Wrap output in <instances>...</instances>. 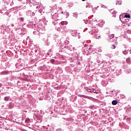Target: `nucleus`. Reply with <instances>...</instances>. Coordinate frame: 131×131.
<instances>
[{
	"label": "nucleus",
	"instance_id": "obj_4",
	"mask_svg": "<svg viewBox=\"0 0 131 131\" xmlns=\"http://www.w3.org/2000/svg\"><path fill=\"white\" fill-rule=\"evenodd\" d=\"M8 73H9V72L8 71H5L2 72V74L6 75V74H8Z\"/></svg>",
	"mask_w": 131,
	"mask_h": 131
},
{
	"label": "nucleus",
	"instance_id": "obj_16",
	"mask_svg": "<svg viewBox=\"0 0 131 131\" xmlns=\"http://www.w3.org/2000/svg\"><path fill=\"white\" fill-rule=\"evenodd\" d=\"M116 45H117V42H116Z\"/></svg>",
	"mask_w": 131,
	"mask_h": 131
},
{
	"label": "nucleus",
	"instance_id": "obj_14",
	"mask_svg": "<svg viewBox=\"0 0 131 131\" xmlns=\"http://www.w3.org/2000/svg\"><path fill=\"white\" fill-rule=\"evenodd\" d=\"M68 30H67V29H66V30H64V31H67V32H68Z\"/></svg>",
	"mask_w": 131,
	"mask_h": 131
},
{
	"label": "nucleus",
	"instance_id": "obj_18",
	"mask_svg": "<svg viewBox=\"0 0 131 131\" xmlns=\"http://www.w3.org/2000/svg\"><path fill=\"white\" fill-rule=\"evenodd\" d=\"M96 21H99V20H97Z\"/></svg>",
	"mask_w": 131,
	"mask_h": 131
},
{
	"label": "nucleus",
	"instance_id": "obj_11",
	"mask_svg": "<svg viewBox=\"0 0 131 131\" xmlns=\"http://www.w3.org/2000/svg\"><path fill=\"white\" fill-rule=\"evenodd\" d=\"M29 121H30V119H29V118H27V119H26V120H25V122H27V123L29 122Z\"/></svg>",
	"mask_w": 131,
	"mask_h": 131
},
{
	"label": "nucleus",
	"instance_id": "obj_6",
	"mask_svg": "<svg viewBox=\"0 0 131 131\" xmlns=\"http://www.w3.org/2000/svg\"><path fill=\"white\" fill-rule=\"evenodd\" d=\"M9 99H10V97H5L4 98L5 101H9Z\"/></svg>",
	"mask_w": 131,
	"mask_h": 131
},
{
	"label": "nucleus",
	"instance_id": "obj_5",
	"mask_svg": "<svg viewBox=\"0 0 131 131\" xmlns=\"http://www.w3.org/2000/svg\"><path fill=\"white\" fill-rule=\"evenodd\" d=\"M33 5L34 6H37V5H38V3H37V2H35V1H34V2L33 3Z\"/></svg>",
	"mask_w": 131,
	"mask_h": 131
},
{
	"label": "nucleus",
	"instance_id": "obj_1",
	"mask_svg": "<svg viewBox=\"0 0 131 131\" xmlns=\"http://www.w3.org/2000/svg\"><path fill=\"white\" fill-rule=\"evenodd\" d=\"M118 103V101L117 100H113L112 102V105H117Z\"/></svg>",
	"mask_w": 131,
	"mask_h": 131
},
{
	"label": "nucleus",
	"instance_id": "obj_17",
	"mask_svg": "<svg viewBox=\"0 0 131 131\" xmlns=\"http://www.w3.org/2000/svg\"><path fill=\"white\" fill-rule=\"evenodd\" d=\"M36 8H38V6H37Z\"/></svg>",
	"mask_w": 131,
	"mask_h": 131
},
{
	"label": "nucleus",
	"instance_id": "obj_3",
	"mask_svg": "<svg viewBox=\"0 0 131 131\" xmlns=\"http://www.w3.org/2000/svg\"><path fill=\"white\" fill-rule=\"evenodd\" d=\"M123 54H124V55H127V54H128V50H124L123 51Z\"/></svg>",
	"mask_w": 131,
	"mask_h": 131
},
{
	"label": "nucleus",
	"instance_id": "obj_2",
	"mask_svg": "<svg viewBox=\"0 0 131 131\" xmlns=\"http://www.w3.org/2000/svg\"><path fill=\"white\" fill-rule=\"evenodd\" d=\"M68 22L66 21H63L60 23L61 25H67Z\"/></svg>",
	"mask_w": 131,
	"mask_h": 131
},
{
	"label": "nucleus",
	"instance_id": "obj_8",
	"mask_svg": "<svg viewBox=\"0 0 131 131\" xmlns=\"http://www.w3.org/2000/svg\"><path fill=\"white\" fill-rule=\"evenodd\" d=\"M125 18H130V15L129 14L125 15Z\"/></svg>",
	"mask_w": 131,
	"mask_h": 131
},
{
	"label": "nucleus",
	"instance_id": "obj_9",
	"mask_svg": "<svg viewBox=\"0 0 131 131\" xmlns=\"http://www.w3.org/2000/svg\"><path fill=\"white\" fill-rule=\"evenodd\" d=\"M110 39H112V38H114V34H112L110 36Z\"/></svg>",
	"mask_w": 131,
	"mask_h": 131
},
{
	"label": "nucleus",
	"instance_id": "obj_7",
	"mask_svg": "<svg viewBox=\"0 0 131 131\" xmlns=\"http://www.w3.org/2000/svg\"><path fill=\"white\" fill-rule=\"evenodd\" d=\"M126 62L127 63H129V62H130V58H128L126 59Z\"/></svg>",
	"mask_w": 131,
	"mask_h": 131
},
{
	"label": "nucleus",
	"instance_id": "obj_15",
	"mask_svg": "<svg viewBox=\"0 0 131 131\" xmlns=\"http://www.w3.org/2000/svg\"><path fill=\"white\" fill-rule=\"evenodd\" d=\"M82 2H85L86 0H82Z\"/></svg>",
	"mask_w": 131,
	"mask_h": 131
},
{
	"label": "nucleus",
	"instance_id": "obj_12",
	"mask_svg": "<svg viewBox=\"0 0 131 131\" xmlns=\"http://www.w3.org/2000/svg\"><path fill=\"white\" fill-rule=\"evenodd\" d=\"M20 21H21V22H23V21H24V18H23V17H21V18H20Z\"/></svg>",
	"mask_w": 131,
	"mask_h": 131
},
{
	"label": "nucleus",
	"instance_id": "obj_13",
	"mask_svg": "<svg viewBox=\"0 0 131 131\" xmlns=\"http://www.w3.org/2000/svg\"><path fill=\"white\" fill-rule=\"evenodd\" d=\"M51 63H54V62H55V60L54 59H51Z\"/></svg>",
	"mask_w": 131,
	"mask_h": 131
},
{
	"label": "nucleus",
	"instance_id": "obj_10",
	"mask_svg": "<svg viewBox=\"0 0 131 131\" xmlns=\"http://www.w3.org/2000/svg\"><path fill=\"white\" fill-rule=\"evenodd\" d=\"M116 48V46H115V45H112L111 49H112L113 50H114V49H115Z\"/></svg>",
	"mask_w": 131,
	"mask_h": 131
},
{
	"label": "nucleus",
	"instance_id": "obj_19",
	"mask_svg": "<svg viewBox=\"0 0 131 131\" xmlns=\"http://www.w3.org/2000/svg\"><path fill=\"white\" fill-rule=\"evenodd\" d=\"M130 52H131V50H130Z\"/></svg>",
	"mask_w": 131,
	"mask_h": 131
}]
</instances>
